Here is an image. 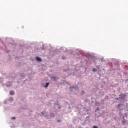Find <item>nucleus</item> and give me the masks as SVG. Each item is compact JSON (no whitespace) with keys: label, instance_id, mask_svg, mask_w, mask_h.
Instances as JSON below:
<instances>
[{"label":"nucleus","instance_id":"39448f33","mask_svg":"<svg viewBox=\"0 0 128 128\" xmlns=\"http://www.w3.org/2000/svg\"><path fill=\"white\" fill-rule=\"evenodd\" d=\"M12 120H16V118L13 117V118H12Z\"/></svg>","mask_w":128,"mask_h":128},{"label":"nucleus","instance_id":"f257e3e1","mask_svg":"<svg viewBox=\"0 0 128 128\" xmlns=\"http://www.w3.org/2000/svg\"><path fill=\"white\" fill-rule=\"evenodd\" d=\"M36 60H37L38 62H42V59L38 57H36Z\"/></svg>","mask_w":128,"mask_h":128},{"label":"nucleus","instance_id":"0eeeda50","mask_svg":"<svg viewBox=\"0 0 128 128\" xmlns=\"http://www.w3.org/2000/svg\"><path fill=\"white\" fill-rule=\"evenodd\" d=\"M124 96H126V95H124Z\"/></svg>","mask_w":128,"mask_h":128},{"label":"nucleus","instance_id":"423d86ee","mask_svg":"<svg viewBox=\"0 0 128 128\" xmlns=\"http://www.w3.org/2000/svg\"><path fill=\"white\" fill-rule=\"evenodd\" d=\"M42 114H44V112H42Z\"/></svg>","mask_w":128,"mask_h":128},{"label":"nucleus","instance_id":"f03ea898","mask_svg":"<svg viewBox=\"0 0 128 128\" xmlns=\"http://www.w3.org/2000/svg\"><path fill=\"white\" fill-rule=\"evenodd\" d=\"M10 94L11 96H14V92H12V91H11V92H10Z\"/></svg>","mask_w":128,"mask_h":128},{"label":"nucleus","instance_id":"6e6552de","mask_svg":"<svg viewBox=\"0 0 128 128\" xmlns=\"http://www.w3.org/2000/svg\"><path fill=\"white\" fill-rule=\"evenodd\" d=\"M58 122H60V121H58Z\"/></svg>","mask_w":128,"mask_h":128},{"label":"nucleus","instance_id":"7ed1b4c3","mask_svg":"<svg viewBox=\"0 0 128 128\" xmlns=\"http://www.w3.org/2000/svg\"><path fill=\"white\" fill-rule=\"evenodd\" d=\"M48 86H50V84L48 83H46L45 88H48Z\"/></svg>","mask_w":128,"mask_h":128},{"label":"nucleus","instance_id":"20e7f679","mask_svg":"<svg viewBox=\"0 0 128 128\" xmlns=\"http://www.w3.org/2000/svg\"><path fill=\"white\" fill-rule=\"evenodd\" d=\"M92 70L94 72H96V69H93Z\"/></svg>","mask_w":128,"mask_h":128}]
</instances>
